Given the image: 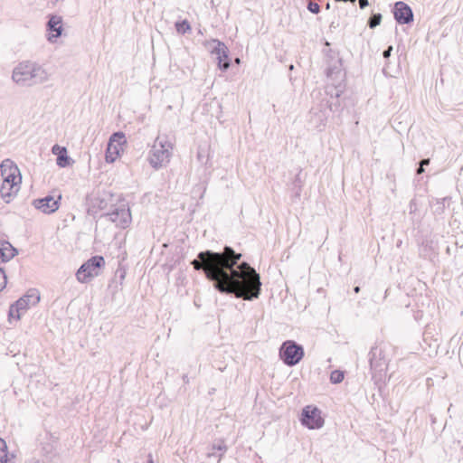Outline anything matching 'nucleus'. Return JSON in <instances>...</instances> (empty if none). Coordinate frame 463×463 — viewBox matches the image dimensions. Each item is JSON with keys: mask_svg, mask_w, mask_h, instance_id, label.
I'll use <instances>...</instances> for the list:
<instances>
[{"mask_svg": "<svg viewBox=\"0 0 463 463\" xmlns=\"http://www.w3.org/2000/svg\"><path fill=\"white\" fill-rule=\"evenodd\" d=\"M215 46L212 50V54L216 55L218 67L222 71H226L230 67L229 50L227 46L219 40H213Z\"/></svg>", "mask_w": 463, "mask_h": 463, "instance_id": "nucleus-16", "label": "nucleus"}, {"mask_svg": "<svg viewBox=\"0 0 463 463\" xmlns=\"http://www.w3.org/2000/svg\"><path fill=\"white\" fill-rule=\"evenodd\" d=\"M344 380V372L340 370H334L330 373V382L332 383H340Z\"/></svg>", "mask_w": 463, "mask_h": 463, "instance_id": "nucleus-30", "label": "nucleus"}, {"mask_svg": "<svg viewBox=\"0 0 463 463\" xmlns=\"http://www.w3.org/2000/svg\"><path fill=\"white\" fill-rule=\"evenodd\" d=\"M146 463H154V461H153V458H152V455H151V454H149V455H148V458H147Z\"/></svg>", "mask_w": 463, "mask_h": 463, "instance_id": "nucleus-40", "label": "nucleus"}, {"mask_svg": "<svg viewBox=\"0 0 463 463\" xmlns=\"http://www.w3.org/2000/svg\"><path fill=\"white\" fill-rule=\"evenodd\" d=\"M333 106L336 108V104H333L327 99V96L322 98L318 103L314 104L307 115L308 128L322 131L326 126L330 113L334 111Z\"/></svg>", "mask_w": 463, "mask_h": 463, "instance_id": "nucleus-4", "label": "nucleus"}, {"mask_svg": "<svg viewBox=\"0 0 463 463\" xmlns=\"http://www.w3.org/2000/svg\"><path fill=\"white\" fill-rule=\"evenodd\" d=\"M299 421L308 430H319L325 424L321 410L316 405L305 406L300 413Z\"/></svg>", "mask_w": 463, "mask_h": 463, "instance_id": "nucleus-10", "label": "nucleus"}, {"mask_svg": "<svg viewBox=\"0 0 463 463\" xmlns=\"http://www.w3.org/2000/svg\"><path fill=\"white\" fill-rule=\"evenodd\" d=\"M430 158H425V159H422L420 161L419 165L422 167L426 166V165H430Z\"/></svg>", "mask_w": 463, "mask_h": 463, "instance_id": "nucleus-36", "label": "nucleus"}, {"mask_svg": "<svg viewBox=\"0 0 463 463\" xmlns=\"http://www.w3.org/2000/svg\"><path fill=\"white\" fill-rule=\"evenodd\" d=\"M227 446L225 445L223 440H220L217 443H213L212 445L211 450L207 453V457L210 458H218L219 459L222 457V455L226 452Z\"/></svg>", "mask_w": 463, "mask_h": 463, "instance_id": "nucleus-23", "label": "nucleus"}, {"mask_svg": "<svg viewBox=\"0 0 463 463\" xmlns=\"http://www.w3.org/2000/svg\"><path fill=\"white\" fill-rule=\"evenodd\" d=\"M12 80L21 87H33L49 80L43 65L31 61L19 62L13 70Z\"/></svg>", "mask_w": 463, "mask_h": 463, "instance_id": "nucleus-2", "label": "nucleus"}, {"mask_svg": "<svg viewBox=\"0 0 463 463\" xmlns=\"http://www.w3.org/2000/svg\"><path fill=\"white\" fill-rule=\"evenodd\" d=\"M354 291L355 293H359V292H360V287H359V286H355V287L354 288Z\"/></svg>", "mask_w": 463, "mask_h": 463, "instance_id": "nucleus-41", "label": "nucleus"}, {"mask_svg": "<svg viewBox=\"0 0 463 463\" xmlns=\"http://www.w3.org/2000/svg\"><path fill=\"white\" fill-rule=\"evenodd\" d=\"M20 189V186H10L8 184H6V183H5V181H3V184L0 187V194H1V197L6 202V203H9L10 200H11V197L14 194H17V192L19 191Z\"/></svg>", "mask_w": 463, "mask_h": 463, "instance_id": "nucleus-24", "label": "nucleus"}, {"mask_svg": "<svg viewBox=\"0 0 463 463\" xmlns=\"http://www.w3.org/2000/svg\"><path fill=\"white\" fill-rule=\"evenodd\" d=\"M40 301V293L36 288L29 289L23 297L18 298L9 307L8 318L11 320H20L22 314L25 312L30 307L36 306Z\"/></svg>", "mask_w": 463, "mask_h": 463, "instance_id": "nucleus-7", "label": "nucleus"}, {"mask_svg": "<svg viewBox=\"0 0 463 463\" xmlns=\"http://www.w3.org/2000/svg\"><path fill=\"white\" fill-rule=\"evenodd\" d=\"M301 174L302 170L299 169L290 184L292 197H294L295 199H299L301 196L302 187L305 181V179L301 176Z\"/></svg>", "mask_w": 463, "mask_h": 463, "instance_id": "nucleus-21", "label": "nucleus"}, {"mask_svg": "<svg viewBox=\"0 0 463 463\" xmlns=\"http://www.w3.org/2000/svg\"><path fill=\"white\" fill-rule=\"evenodd\" d=\"M116 275L119 277V279H120V283L124 280L125 279V276H126V270L123 269H118L117 271H116Z\"/></svg>", "mask_w": 463, "mask_h": 463, "instance_id": "nucleus-34", "label": "nucleus"}, {"mask_svg": "<svg viewBox=\"0 0 463 463\" xmlns=\"http://www.w3.org/2000/svg\"><path fill=\"white\" fill-rule=\"evenodd\" d=\"M126 143L127 139L125 134L121 131H118L110 136L108 145L118 146V147L122 148V146Z\"/></svg>", "mask_w": 463, "mask_h": 463, "instance_id": "nucleus-26", "label": "nucleus"}, {"mask_svg": "<svg viewBox=\"0 0 463 463\" xmlns=\"http://www.w3.org/2000/svg\"><path fill=\"white\" fill-rule=\"evenodd\" d=\"M59 437L55 433L44 430L39 435V445L43 463L52 462L57 457V445Z\"/></svg>", "mask_w": 463, "mask_h": 463, "instance_id": "nucleus-11", "label": "nucleus"}, {"mask_svg": "<svg viewBox=\"0 0 463 463\" xmlns=\"http://www.w3.org/2000/svg\"><path fill=\"white\" fill-rule=\"evenodd\" d=\"M451 200L450 197H444L441 199H437L436 203L433 204V213L437 215H440L445 212L446 203H449Z\"/></svg>", "mask_w": 463, "mask_h": 463, "instance_id": "nucleus-28", "label": "nucleus"}, {"mask_svg": "<svg viewBox=\"0 0 463 463\" xmlns=\"http://www.w3.org/2000/svg\"><path fill=\"white\" fill-rule=\"evenodd\" d=\"M430 421L431 424H434L436 422V418L433 415L430 416Z\"/></svg>", "mask_w": 463, "mask_h": 463, "instance_id": "nucleus-42", "label": "nucleus"}, {"mask_svg": "<svg viewBox=\"0 0 463 463\" xmlns=\"http://www.w3.org/2000/svg\"><path fill=\"white\" fill-rule=\"evenodd\" d=\"M305 355V350L302 345L295 340L284 341L279 349V359L284 364L293 367L300 363Z\"/></svg>", "mask_w": 463, "mask_h": 463, "instance_id": "nucleus-6", "label": "nucleus"}, {"mask_svg": "<svg viewBox=\"0 0 463 463\" xmlns=\"http://www.w3.org/2000/svg\"><path fill=\"white\" fill-rule=\"evenodd\" d=\"M3 181L11 187L20 186L22 176L17 165L11 159H5L0 165Z\"/></svg>", "mask_w": 463, "mask_h": 463, "instance_id": "nucleus-13", "label": "nucleus"}, {"mask_svg": "<svg viewBox=\"0 0 463 463\" xmlns=\"http://www.w3.org/2000/svg\"><path fill=\"white\" fill-rule=\"evenodd\" d=\"M172 148V144L166 137H157L149 151V165L156 170L165 165L170 161Z\"/></svg>", "mask_w": 463, "mask_h": 463, "instance_id": "nucleus-5", "label": "nucleus"}, {"mask_svg": "<svg viewBox=\"0 0 463 463\" xmlns=\"http://www.w3.org/2000/svg\"><path fill=\"white\" fill-rule=\"evenodd\" d=\"M392 14L399 24H409L413 22V12L409 5L402 1L394 4Z\"/></svg>", "mask_w": 463, "mask_h": 463, "instance_id": "nucleus-15", "label": "nucleus"}, {"mask_svg": "<svg viewBox=\"0 0 463 463\" xmlns=\"http://www.w3.org/2000/svg\"><path fill=\"white\" fill-rule=\"evenodd\" d=\"M14 455L9 457L5 440L0 438V463H14Z\"/></svg>", "mask_w": 463, "mask_h": 463, "instance_id": "nucleus-25", "label": "nucleus"}, {"mask_svg": "<svg viewBox=\"0 0 463 463\" xmlns=\"http://www.w3.org/2000/svg\"><path fill=\"white\" fill-rule=\"evenodd\" d=\"M111 199L112 194L105 192L103 194L87 195L88 213L94 214L99 211L107 209Z\"/></svg>", "mask_w": 463, "mask_h": 463, "instance_id": "nucleus-14", "label": "nucleus"}, {"mask_svg": "<svg viewBox=\"0 0 463 463\" xmlns=\"http://www.w3.org/2000/svg\"><path fill=\"white\" fill-rule=\"evenodd\" d=\"M60 199L61 195H59L57 200H55L52 195H47L45 197L33 200V205L43 213L50 214L58 210Z\"/></svg>", "mask_w": 463, "mask_h": 463, "instance_id": "nucleus-18", "label": "nucleus"}, {"mask_svg": "<svg viewBox=\"0 0 463 463\" xmlns=\"http://www.w3.org/2000/svg\"><path fill=\"white\" fill-rule=\"evenodd\" d=\"M122 148L118 147V146H110L108 145L105 158L108 163H113L119 156L120 151Z\"/></svg>", "mask_w": 463, "mask_h": 463, "instance_id": "nucleus-27", "label": "nucleus"}, {"mask_svg": "<svg viewBox=\"0 0 463 463\" xmlns=\"http://www.w3.org/2000/svg\"><path fill=\"white\" fill-rule=\"evenodd\" d=\"M53 154L57 155V165L60 167H66L71 165V158L67 155V149L59 145H54L52 148Z\"/></svg>", "mask_w": 463, "mask_h": 463, "instance_id": "nucleus-20", "label": "nucleus"}, {"mask_svg": "<svg viewBox=\"0 0 463 463\" xmlns=\"http://www.w3.org/2000/svg\"><path fill=\"white\" fill-rule=\"evenodd\" d=\"M381 20H382V14H373L369 18L367 24H368V26L370 28L373 29V28H375L377 25L380 24Z\"/></svg>", "mask_w": 463, "mask_h": 463, "instance_id": "nucleus-31", "label": "nucleus"}, {"mask_svg": "<svg viewBox=\"0 0 463 463\" xmlns=\"http://www.w3.org/2000/svg\"><path fill=\"white\" fill-rule=\"evenodd\" d=\"M422 173H424V167H422L419 165L418 168L416 169V174L421 175Z\"/></svg>", "mask_w": 463, "mask_h": 463, "instance_id": "nucleus-38", "label": "nucleus"}, {"mask_svg": "<svg viewBox=\"0 0 463 463\" xmlns=\"http://www.w3.org/2000/svg\"><path fill=\"white\" fill-rule=\"evenodd\" d=\"M409 214L411 215V219L413 224L420 225L421 223L422 216L419 213V204L415 198L409 203Z\"/></svg>", "mask_w": 463, "mask_h": 463, "instance_id": "nucleus-22", "label": "nucleus"}, {"mask_svg": "<svg viewBox=\"0 0 463 463\" xmlns=\"http://www.w3.org/2000/svg\"><path fill=\"white\" fill-rule=\"evenodd\" d=\"M392 52V46H389V47H387V48L383 51V58L388 59V58L391 56Z\"/></svg>", "mask_w": 463, "mask_h": 463, "instance_id": "nucleus-35", "label": "nucleus"}, {"mask_svg": "<svg viewBox=\"0 0 463 463\" xmlns=\"http://www.w3.org/2000/svg\"><path fill=\"white\" fill-rule=\"evenodd\" d=\"M46 30L48 32V41L55 43L57 39L61 37L63 31L62 17L56 14H50L46 24Z\"/></svg>", "mask_w": 463, "mask_h": 463, "instance_id": "nucleus-17", "label": "nucleus"}, {"mask_svg": "<svg viewBox=\"0 0 463 463\" xmlns=\"http://www.w3.org/2000/svg\"><path fill=\"white\" fill-rule=\"evenodd\" d=\"M356 0H347V2L354 3Z\"/></svg>", "mask_w": 463, "mask_h": 463, "instance_id": "nucleus-45", "label": "nucleus"}, {"mask_svg": "<svg viewBox=\"0 0 463 463\" xmlns=\"http://www.w3.org/2000/svg\"><path fill=\"white\" fill-rule=\"evenodd\" d=\"M7 283V277L3 268H0V291H2Z\"/></svg>", "mask_w": 463, "mask_h": 463, "instance_id": "nucleus-33", "label": "nucleus"}, {"mask_svg": "<svg viewBox=\"0 0 463 463\" xmlns=\"http://www.w3.org/2000/svg\"><path fill=\"white\" fill-rule=\"evenodd\" d=\"M175 27L176 32L180 34H185L192 30L190 23L186 19L175 22Z\"/></svg>", "mask_w": 463, "mask_h": 463, "instance_id": "nucleus-29", "label": "nucleus"}, {"mask_svg": "<svg viewBox=\"0 0 463 463\" xmlns=\"http://www.w3.org/2000/svg\"><path fill=\"white\" fill-rule=\"evenodd\" d=\"M241 256L226 245L222 252L200 251L191 264L203 271L220 293L252 300L260 294V275L248 262L240 261Z\"/></svg>", "mask_w": 463, "mask_h": 463, "instance_id": "nucleus-1", "label": "nucleus"}, {"mask_svg": "<svg viewBox=\"0 0 463 463\" xmlns=\"http://www.w3.org/2000/svg\"><path fill=\"white\" fill-rule=\"evenodd\" d=\"M112 210L102 214L101 217L107 218L117 227L125 229L129 226L132 221L130 209L125 201L119 202L118 204L112 205Z\"/></svg>", "mask_w": 463, "mask_h": 463, "instance_id": "nucleus-9", "label": "nucleus"}, {"mask_svg": "<svg viewBox=\"0 0 463 463\" xmlns=\"http://www.w3.org/2000/svg\"><path fill=\"white\" fill-rule=\"evenodd\" d=\"M327 66L326 74L328 82L326 86L325 94L331 99H338L345 89V72L343 69L342 59L338 53L332 52L327 56Z\"/></svg>", "mask_w": 463, "mask_h": 463, "instance_id": "nucleus-3", "label": "nucleus"}, {"mask_svg": "<svg viewBox=\"0 0 463 463\" xmlns=\"http://www.w3.org/2000/svg\"><path fill=\"white\" fill-rule=\"evenodd\" d=\"M183 381H184V383H189V378H188L187 374H184V375H183Z\"/></svg>", "mask_w": 463, "mask_h": 463, "instance_id": "nucleus-39", "label": "nucleus"}, {"mask_svg": "<svg viewBox=\"0 0 463 463\" xmlns=\"http://www.w3.org/2000/svg\"><path fill=\"white\" fill-rule=\"evenodd\" d=\"M369 5L368 0H359V6L361 9L365 8Z\"/></svg>", "mask_w": 463, "mask_h": 463, "instance_id": "nucleus-37", "label": "nucleus"}, {"mask_svg": "<svg viewBox=\"0 0 463 463\" xmlns=\"http://www.w3.org/2000/svg\"><path fill=\"white\" fill-rule=\"evenodd\" d=\"M422 244L428 246V241H422Z\"/></svg>", "mask_w": 463, "mask_h": 463, "instance_id": "nucleus-43", "label": "nucleus"}, {"mask_svg": "<svg viewBox=\"0 0 463 463\" xmlns=\"http://www.w3.org/2000/svg\"><path fill=\"white\" fill-rule=\"evenodd\" d=\"M105 266V260L100 255L92 256L82 263L76 272V278L80 283H87L94 277L99 276L101 268Z\"/></svg>", "mask_w": 463, "mask_h": 463, "instance_id": "nucleus-8", "label": "nucleus"}, {"mask_svg": "<svg viewBox=\"0 0 463 463\" xmlns=\"http://www.w3.org/2000/svg\"><path fill=\"white\" fill-rule=\"evenodd\" d=\"M18 254V250L8 241L0 238V263L7 262Z\"/></svg>", "mask_w": 463, "mask_h": 463, "instance_id": "nucleus-19", "label": "nucleus"}, {"mask_svg": "<svg viewBox=\"0 0 463 463\" xmlns=\"http://www.w3.org/2000/svg\"><path fill=\"white\" fill-rule=\"evenodd\" d=\"M307 8L314 14H317L320 12V5L316 2H308Z\"/></svg>", "mask_w": 463, "mask_h": 463, "instance_id": "nucleus-32", "label": "nucleus"}, {"mask_svg": "<svg viewBox=\"0 0 463 463\" xmlns=\"http://www.w3.org/2000/svg\"><path fill=\"white\" fill-rule=\"evenodd\" d=\"M368 356L373 377L379 376L381 379L388 365L383 350L380 346L374 345L371 348Z\"/></svg>", "mask_w": 463, "mask_h": 463, "instance_id": "nucleus-12", "label": "nucleus"}, {"mask_svg": "<svg viewBox=\"0 0 463 463\" xmlns=\"http://www.w3.org/2000/svg\"><path fill=\"white\" fill-rule=\"evenodd\" d=\"M336 2H347V0H335Z\"/></svg>", "mask_w": 463, "mask_h": 463, "instance_id": "nucleus-44", "label": "nucleus"}]
</instances>
